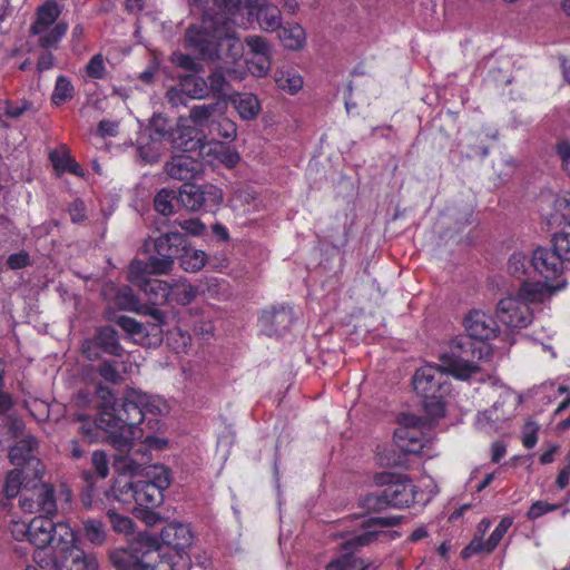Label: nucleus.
<instances>
[{"mask_svg": "<svg viewBox=\"0 0 570 570\" xmlns=\"http://www.w3.org/2000/svg\"><path fill=\"white\" fill-rule=\"evenodd\" d=\"M160 413L149 396L136 392L99 407L96 425L108 433L110 444L118 452L114 458L117 472L134 475L153 461L142 440L144 425L158 424L156 416Z\"/></svg>", "mask_w": 570, "mask_h": 570, "instance_id": "obj_1", "label": "nucleus"}, {"mask_svg": "<svg viewBox=\"0 0 570 570\" xmlns=\"http://www.w3.org/2000/svg\"><path fill=\"white\" fill-rule=\"evenodd\" d=\"M52 518L43 514L30 520L28 542L36 548L33 561L45 569L98 570L96 554L86 553L77 544L73 529L67 522H53Z\"/></svg>", "mask_w": 570, "mask_h": 570, "instance_id": "obj_2", "label": "nucleus"}, {"mask_svg": "<svg viewBox=\"0 0 570 570\" xmlns=\"http://www.w3.org/2000/svg\"><path fill=\"white\" fill-rule=\"evenodd\" d=\"M468 336L455 341L451 352L441 357L445 372L459 380H468L480 371L476 360L482 356L474 341L483 342L497 336V321L482 311H472L464 318Z\"/></svg>", "mask_w": 570, "mask_h": 570, "instance_id": "obj_3", "label": "nucleus"}, {"mask_svg": "<svg viewBox=\"0 0 570 570\" xmlns=\"http://www.w3.org/2000/svg\"><path fill=\"white\" fill-rule=\"evenodd\" d=\"M194 532L185 523L170 522L160 532L161 544L153 538L138 540L151 542L161 552L158 563L164 570H188L190 567L189 549L194 543Z\"/></svg>", "mask_w": 570, "mask_h": 570, "instance_id": "obj_4", "label": "nucleus"}, {"mask_svg": "<svg viewBox=\"0 0 570 570\" xmlns=\"http://www.w3.org/2000/svg\"><path fill=\"white\" fill-rule=\"evenodd\" d=\"M413 389L422 399V406L430 420L445 415V396L450 384L444 380V373L438 367L426 365L417 368L413 376Z\"/></svg>", "mask_w": 570, "mask_h": 570, "instance_id": "obj_5", "label": "nucleus"}, {"mask_svg": "<svg viewBox=\"0 0 570 570\" xmlns=\"http://www.w3.org/2000/svg\"><path fill=\"white\" fill-rule=\"evenodd\" d=\"M226 17L219 12L205 13L198 23L190 24L185 32L184 46L202 59L213 60L218 52Z\"/></svg>", "mask_w": 570, "mask_h": 570, "instance_id": "obj_6", "label": "nucleus"}, {"mask_svg": "<svg viewBox=\"0 0 570 570\" xmlns=\"http://www.w3.org/2000/svg\"><path fill=\"white\" fill-rule=\"evenodd\" d=\"M61 7L56 0H46L35 12V20L30 26V36L38 37V46L46 50L58 49V46L68 31L66 21H58Z\"/></svg>", "mask_w": 570, "mask_h": 570, "instance_id": "obj_7", "label": "nucleus"}, {"mask_svg": "<svg viewBox=\"0 0 570 570\" xmlns=\"http://www.w3.org/2000/svg\"><path fill=\"white\" fill-rule=\"evenodd\" d=\"M161 552L151 542L136 541L128 549H117L109 556L116 570H164L158 563Z\"/></svg>", "mask_w": 570, "mask_h": 570, "instance_id": "obj_8", "label": "nucleus"}, {"mask_svg": "<svg viewBox=\"0 0 570 570\" xmlns=\"http://www.w3.org/2000/svg\"><path fill=\"white\" fill-rule=\"evenodd\" d=\"M401 515H390V517H373L364 520L361 524V528L364 530L362 533L353 535L352 538L345 540L341 544V549L344 552H351L354 554V551L370 546L375 540L382 538L385 541H393L401 537V533L395 530H383L386 528H393L402 522Z\"/></svg>", "mask_w": 570, "mask_h": 570, "instance_id": "obj_9", "label": "nucleus"}, {"mask_svg": "<svg viewBox=\"0 0 570 570\" xmlns=\"http://www.w3.org/2000/svg\"><path fill=\"white\" fill-rule=\"evenodd\" d=\"M401 515H390V517H373L364 520L361 524V528L364 530L362 533L353 535L352 538L345 540L341 544V549L344 552H351L354 554V551L370 546L375 540L382 538L385 541H393L401 537V533L395 530H383L386 528H393L402 522Z\"/></svg>", "mask_w": 570, "mask_h": 570, "instance_id": "obj_10", "label": "nucleus"}, {"mask_svg": "<svg viewBox=\"0 0 570 570\" xmlns=\"http://www.w3.org/2000/svg\"><path fill=\"white\" fill-rule=\"evenodd\" d=\"M171 483L170 470L164 465L150 466L146 479L135 481L136 509H154L164 501V491Z\"/></svg>", "mask_w": 570, "mask_h": 570, "instance_id": "obj_11", "label": "nucleus"}, {"mask_svg": "<svg viewBox=\"0 0 570 570\" xmlns=\"http://www.w3.org/2000/svg\"><path fill=\"white\" fill-rule=\"evenodd\" d=\"M158 274L138 258L132 259L128 268L129 282L144 293L149 307L167 304L170 294V283L151 277Z\"/></svg>", "mask_w": 570, "mask_h": 570, "instance_id": "obj_12", "label": "nucleus"}, {"mask_svg": "<svg viewBox=\"0 0 570 570\" xmlns=\"http://www.w3.org/2000/svg\"><path fill=\"white\" fill-rule=\"evenodd\" d=\"M55 488L51 484L41 482V478L28 481L24 484L19 499L20 508L28 513H39V515L55 517L57 513V502Z\"/></svg>", "mask_w": 570, "mask_h": 570, "instance_id": "obj_13", "label": "nucleus"}, {"mask_svg": "<svg viewBox=\"0 0 570 570\" xmlns=\"http://www.w3.org/2000/svg\"><path fill=\"white\" fill-rule=\"evenodd\" d=\"M187 236L179 232H167L154 242L155 254L150 255L145 264L154 273H168L177 261L179 253L185 248Z\"/></svg>", "mask_w": 570, "mask_h": 570, "instance_id": "obj_14", "label": "nucleus"}, {"mask_svg": "<svg viewBox=\"0 0 570 570\" xmlns=\"http://www.w3.org/2000/svg\"><path fill=\"white\" fill-rule=\"evenodd\" d=\"M223 202V190L212 184L185 183L178 190V203L191 212H213Z\"/></svg>", "mask_w": 570, "mask_h": 570, "instance_id": "obj_15", "label": "nucleus"}, {"mask_svg": "<svg viewBox=\"0 0 570 570\" xmlns=\"http://www.w3.org/2000/svg\"><path fill=\"white\" fill-rule=\"evenodd\" d=\"M374 481L376 485L384 488L390 508H409L415 502L416 487L407 475L382 472L375 474Z\"/></svg>", "mask_w": 570, "mask_h": 570, "instance_id": "obj_16", "label": "nucleus"}, {"mask_svg": "<svg viewBox=\"0 0 570 570\" xmlns=\"http://www.w3.org/2000/svg\"><path fill=\"white\" fill-rule=\"evenodd\" d=\"M81 350L82 354L90 361L98 360L101 354L120 357L125 352L118 332L110 325L97 327L94 335L83 341Z\"/></svg>", "mask_w": 570, "mask_h": 570, "instance_id": "obj_17", "label": "nucleus"}, {"mask_svg": "<svg viewBox=\"0 0 570 570\" xmlns=\"http://www.w3.org/2000/svg\"><path fill=\"white\" fill-rule=\"evenodd\" d=\"M497 316L501 323L512 328H524L533 321V312L514 295L502 298L497 306Z\"/></svg>", "mask_w": 570, "mask_h": 570, "instance_id": "obj_18", "label": "nucleus"}, {"mask_svg": "<svg viewBox=\"0 0 570 570\" xmlns=\"http://www.w3.org/2000/svg\"><path fill=\"white\" fill-rule=\"evenodd\" d=\"M294 313L288 305H273L262 312L258 324L266 336H279L289 330Z\"/></svg>", "mask_w": 570, "mask_h": 570, "instance_id": "obj_19", "label": "nucleus"}, {"mask_svg": "<svg viewBox=\"0 0 570 570\" xmlns=\"http://www.w3.org/2000/svg\"><path fill=\"white\" fill-rule=\"evenodd\" d=\"M37 440L33 436H28L19 440L13 446L9 445V460L17 469L29 471L36 479L42 476L43 465L39 459L33 455L37 448Z\"/></svg>", "mask_w": 570, "mask_h": 570, "instance_id": "obj_20", "label": "nucleus"}, {"mask_svg": "<svg viewBox=\"0 0 570 570\" xmlns=\"http://www.w3.org/2000/svg\"><path fill=\"white\" fill-rule=\"evenodd\" d=\"M563 264L553 248L538 247L531 256V265L546 281L558 279L563 273Z\"/></svg>", "mask_w": 570, "mask_h": 570, "instance_id": "obj_21", "label": "nucleus"}, {"mask_svg": "<svg viewBox=\"0 0 570 570\" xmlns=\"http://www.w3.org/2000/svg\"><path fill=\"white\" fill-rule=\"evenodd\" d=\"M394 441L397 448L405 454L420 455L432 443L431 436L422 429L397 428L394 432Z\"/></svg>", "mask_w": 570, "mask_h": 570, "instance_id": "obj_22", "label": "nucleus"}, {"mask_svg": "<svg viewBox=\"0 0 570 570\" xmlns=\"http://www.w3.org/2000/svg\"><path fill=\"white\" fill-rule=\"evenodd\" d=\"M513 519L511 517H504L500 520L495 529L492 531L487 541L482 538H474L461 552L463 559L470 558L473 554L492 552L500 543L502 538L505 535L508 530L511 528Z\"/></svg>", "mask_w": 570, "mask_h": 570, "instance_id": "obj_23", "label": "nucleus"}, {"mask_svg": "<svg viewBox=\"0 0 570 570\" xmlns=\"http://www.w3.org/2000/svg\"><path fill=\"white\" fill-rule=\"evenodd\" d=\"M116 305L124 311H136L138 313L147 314L153 320V325L160 326L165 324V313L158 307H149L141 305L139 298L134 294L130 287L120 289L115 297Z\"/></svg>", "mask_w": 570, "mask_h": 570, "instance_id": "obj_24", "label": "nucleus"}, {"mask_svg": "<svg viewBox=\"0 0 570 570\" xmlns=\"http://www.w3.org/2000/svg\"><path fill=\"white\" fill-rule=\"evenodd\" d=\"M566 285V281L557 283L556 285L541 282H523L514 296L530 306V304L542 303L548 294L561 291Z\"/></svg>", "mask_w": 570, "mask_h": 570, "instance_id": "obj_25", "label": "nucleus"}, {"mask_svg": "<svg viewBox=\"0 0 570 570\" xmlns=\"http://www.w3.org/2000/svg\"><path fill=\"white\" fill-rule=\"evenodd\" d=\"M202 163L187 155H175L165 165L166 174L177 180H190L202 171Z\"/></svg>", "mask_w": 570, "mask_h": 570, "instance_id": "obj_26", "label": "nucleus"}, {"mask_svg": "<svg viewBox=\"0 0 570 570\" xmlns=\"http://www.w3.org/2000/svg\"><path fill=\"white\" fill-rule=\"evenodd\" d=\"M246 71L244 67L234 66L225 67L219 66L215 68L208 76L209 94L213 92L215 96L225 94L228 89L229 81H240L245 78Z\"/></svg>", "mask_w": 570, "mask_h": 570, "instance_id": "obj_27", "label": "nucleus"}, {"mask_svg": "<svg viewBox=\"0 0 570 570\" xmlns=\"http://www.w3.org/2000/svg\"><path fill=\"white\" fill-rule=\"evenodd\" d=\"M243 57V43L242 41L235 37L234 32H230V28L225 22L223 35L219 38L218 52L215 56V59H230L236 65Z\"/></svg>", "mask_w": 570, "mask_h": 570, "instance_id": "obj_28", "label": "nucleus"}, {"mask_svg": "<svg viewBox=\"0 0 570 570\" xmlns=\"http://www.w3.org/2000/svg\"><path fill=\"white\" fill-rule=\"evenodd\" d=\"M179 90L193 99H203L209 96L208 81L199 73H184L178 76Z\"/></svg>", "mask_w": 570, "mask_h": 570, "instance_id": "obj_29", "label": "nucleus"}, {"mask_svg": "<svg viewBox=\"0 0 570 570\" xmlns=\"http://www.w3.org/2000/svg\"><path fill=\"white\" fill-rule=\"evenodd\" d=\"M80 535L95 548L102 547L107 541L105 524L95 518L81 520Z\"/></svg>", "mask_w": 570, "mask_h": 570, "instance_id": "obj_30", "label": "nucleus"}, {"mask_svg": "<svg viewBox=\"0 0 570 570\" xmlns=\"http://www.w3.org/2000/svg\"><path fill=\"white\" fill-rule=\"evenodd\" d=\"M256 7V19L262 29L274 31L282 26V14L277 6L262 0Z\"/></svg>", "mask_w": 570, "mask_h": 570, "instance_id": "obj_31", "label": "nucleus"}, {"mask_svg": "<svg viewBox=\"0 0 570 570\" xmlns=\"http://www.w3.org/2000/svg\"><path fill=\"white\" fill-rule=\"evenodd\" d=\"M282 45L289 50H301L306 41L305 30L298 23H287L278 29Z\"/></svg>", "mask_w": 570, "mask_h": 570, "instance_id": "obj_32", "label": "nucleus"}, {"mask_svg": "<svg viewBox=\"0 0 570 570\" xmlns=\"http://www.w3.org/2000/svg\"><path fill=\"white\" fill-rule=\"evenodd\" d=\"M233 104L244 120L255 119L261 111V104L254 94L240 92L234 96Z\"/></svg>", "mask_w": 570, "mask_h": 570, "instance_id": "obj_33", "label": "nucleus"}, {"mask_svg": "<svg viewBox=\"0 0 570 570\" xmlns=\"http://www.w3.org/2000/svg\"><path fill=\"white\" fill-rule=\"evenodd\" d=\"M177 261L184 271L196 273L204 267L206 254L203 250L191 248L187 239L185 242V248L179 253Z\"/></svg>", "mask_w": 570, "mask_h": 570, "instance_id": "obj_34", "label": "nucleus"}, {"mask_svg": "<svg viewBox=\"0 0 570 570\" xmlns=\"http://www.w3.org/2000/svg\"><path fill=\"white\" fill-rule=\"evenodd\" d=\"M49 159L58 174L69 173L77 177L85 176L82 167L67 151L51 150Z\"/></svg>", "mask_w": 570, "mask_h": 570, "instance_id": "obj_35", "label": "nucleus"}, {"mask_svg": "<svg viewBox=\"0 0 570 570\" xmlns=\"http://www.w3.org/2000/svg\"><path fill=\"white\" fill-rule=\"evenodd\" d=\"M163 144L141 132L137 138V155L144 164L157 163Z\"/></svg>", "mask_w": 570, "mask_h": 570, "instance_id": "obj_36", "label": "nucleus"}, {"mask_svg": "<svg viewBox=\"0 0 570 570\" xmlns=\"http://www.w3.org/2000/svg\"><path fill=\"white\" fill-rule=\"evenodd\" d=\"M197 288L187 282H176L170 284V294L167 304H177L181 306L189 305L197 296Z\"/></svg>", "mask_w": 570, "mask_h": 570, "instance_id": "obj_37", "label": "nucleus"}, {"mask_svg": "<svg viewBox=\"0 0 570 570\" xmlns=\"http://www.w3.org/2000/svg\"><path fill=\"white\" fill-rule=\"evenodd\" d=\"M115 499L129 510H136L135 481L117 480L111 488Z\"/></svg>", "mask_w": 570, "mask_h": 570, "instance_id": "obj_38", "label": "nucleus"}, {"mask_svg": "<svg viewBox=\"0 0 570 570\" xmlns=\"http://www.w3.org/2000/svg\"><path fill=\"white\" fill-rule=\"evenodd\" d=\"M275 81L279 89L289 95L297 94L303 87V78L294 70H278L275 75Z\"/></svg>", "mask_w": 570, "mask_h": 570, "instance_id": "obj_39", "label": "nucleus"}, {"mask_svg": "<svg viewBox=\"0 0 570 570\" xmlns=\"http://www.w3.org/2000/svg\"><path fill=\"white\" fill-rule=\"evenodd\" d=\"M225 107V101H216L208 105L194 106L190 109L189 117L193 120V122L197 125H204L209 119H212L217 112L222 114Z\"/></svg>", "mask_w": 570, "mask_h": 570, "instance_id": "obj_40", "label": "nucleus"}, {"mask_svg": "<svg viewBox=\"0 0 570 570\" xmlns=\"http://www.w3.org/2000/svg\"><path fill=\"white\" fill-rule=\"evenodd\" d=\"M208 154H213L214 157L228 168H234L240 157L238 153L228 145L223 142H214L209 146Z\"/></svg>", "mask_w": 570, "mask_h": 570, "instance_id": "obj_41", "label": "nucleus"}, {"mask_svg": "<svg viewBox=\"0 0 570 570\" xmlns=\"http://www.w3.org/2000/svg\"><path fill=\"white\" fill-rule=\"evenodd\" d=\"M28 475L29 472L20 469H14L7 473L3 485V492L7 499H13L19 494L21 488H24L27 483L24 480Z\"/></svg>", "mask_w": 570, "mask_h": 570, "instance_id": "obj_42", "label": "nucleus"}, {"mask_svg": "<svg viewBox=\"0 0 570 570\" xmlns=\"http://www.w3.org/2000/svg\"><path fill=\"white\" fill-rule=\"evenodd\" d=\"M75 95V87L71 81L65 77L59 76L56 80L53 92L51 95V102L55 106H61L70 101Z\"/></svg>", "mask_w": 570, "mask_h": 570, "instance_id": "obj_43", "label": "nucleus"}, {"mask_svg": "<svg viewBox=\"0 0 570 570\" xmlns=\"http://www.w3.org/2000/svg\"><path fill=\"white\" fill-rule=\"evenodd\" d=\"M178 202V193L173 189L163 188L154 198V208L163 216L174 213V202Z\"/></svg>", "mask_w": 570, "mask_h": 570, "instance_id": "obj_44", "label": "nucleus"}, {"mask_svg": "<svg viewBox=\"0 0 570 570\" xmlns=\"http://www.w3.org/2000/svg\"><path fill=\"white\" fill-rule=\"evenodd\" d=\"M360 505L367 512H380L389 509L390 505L385 495L384 488L362 497L360 500Z\"/></svg>", "mask_w": 570, "mask_h": 570, "instance_id": "obj_45", "label": "nucleus"}, {"mask_svg": "<svg viewBox=\"0 0 570 570\" xmlns=\"http://www.w3.org/2000/svg\"><path fill=\"white\" fill-rule=\"evenodd\" d=\"M149 138H153L159 142L169 141L176 144V134L175 131L167 128V124L163 119H155L151 121L150 126L144 131Z\"/></svg>", "mask_w": 570, "mask_h": 570, "instance_id": "obj_46", "label": "nucleus"}, {"mask_svg": "<svg viewBox=\"0 0 570 570\" xmlns=\"http://www.w3.org/2000/svg\"><path fill=\"white\" fill-rule=\"evenodd\" d=\"M362 567L357 570H366L364 560L357 559L351 552H344L342 556L333 559L325 568V570H355L357 564Z\"/></svg>", "mask_w": 570, "mask_h": 570, "instance_id": "obj_47", "label": "nucleus"}, {"mask_svg": "<svg viewBox=\"0 0 570 570\" xmlns=\"http://www.w3.org/2000/svg\"><path fill=\"white\" fill-rule=\"evenodd\" d=\"M22 432V425L17 420L0 423V450L9 448L10 442Z\"/></svg>", "mask_w": 570, "mask_h": 570, "instance_id": "obj_48", "label": "nucleus"}, {"mask_svg": "<svg viewBox=\"0 0 570 570\" xmlns=\"http://www.w3.org/2000/svg\"><path fill=\"white\" fill-rule=\"evenodd\" d=\"M210 132L216 134L227 140H233L237 135V127L234 121L226 117H220L218 120H213L210 124Z\"/></svg>", "mask_w": 570, "mask_h": 570, "instance_id": "obj_49", "label": "nucleus"}, {"mask_svg": "<svg viewBox=\"0 0 570 570\" xmlns=\"http://www.w3.org/2000/svg\"><path fill=\"white\" fill-rule=\"evenodd\" d=\"M552 248L561 261L570 262V233H556L551 239Z\"/></svg>", "mask_w": 570, "mask_h": 570, "instance_id": "obj_50", "label": "nucleus"}, {"mask_svg": "<svg viewBox=\"0 0 570 570\" xmlns=\"http://www.w3.org/2000/svg\"><path fill=\"white\" fill-rule=\"evenodd\" d=\"M269 55L253 56L250 59L245 60L246 69L255 77H264L271 68Z\"/></svg>", "mask_w": 570, "mask_h": 570, "instance_id": "obj_51", "label": "nucleus"}, {"mask_svg": "<svg viewBox=\"0 0 570 570\" xmlns=\"http://www.w3.org/2000/svg\"><path fill=\"white\" fill-rule=\"evenodd\" d=\"M107 517L115 532L125 534L132 532L134 523L129 517L119 514L114 509L107 511Z\"/></svg>", "mask_w": 570, "mask_h": 570, "instance_id": "obj_52", "label": "nucleus"}, {"mask_svg": "<svg viewBox=\"0 0 570 570\" xmlns=\"http://www.w3.org/2000/svg\"><path fill=\"white\" fill-rule=\"evenodd\" d=\"M86 72L92 79H105L106 65L102 55L98 53L90 58L86 66Z\"/></svg>", "mask_w": 570, "mask_h": 570, "instance_id": "obj_53", "label": "nucleus"}, {"mask_svg": "<svg viewBox=\"0 0 570 570\" xmlns=\"http://www.w3.org/2000/svg\"><path fill=\"white\" fill-rule=\"evenodd\" d=\"M116 323L130 335L148 334L145 326L134 317L121 315L117 317Z\"/></svg>", "mask_w": 570, "mask_h": 570, "instance_id": "obj_54", "label": "nucleus"}, {"mask_svg": "<svg viewBox=\"0 0 570 570\" xmlns=\"http://www.w3.org/2000/svg\"><path fill=\"white\" fill-rule=\"evenodd\" d=\"M173 61L181 69L189 71V73H199L203 66L197 62L191 56L186 53H175Z\"/></svg>", "mask_w": 570, "mask_h": 570, "instance_id": "obj_55", "label": "nucleus"}, {"mask_svg": "<svg viewBox=\"0 0 570 570\" xmlns=\"http://www.w3.org/2000/svg\"><path fill=\"white\" fill-rule=\"evenodd\" d=\"M91 464L99 478L105 479L109 474V460L104 451L92 452Z\"/></svg>", "mask_w": 570, "mask_h": 570, "instance_id": "obj_56", "label": "nucleus"}, {"mask_svg": "<svg viewBox=\"0 0 570 570\" xmlns=\"http://www.w3.org/2000/svg\"><path fill=\"white\" fill-rule=\"evenodd\" d=\"M245 43L253 56L269 55V46L265 38L261 36H249L245 38Z\"/></svg>", "mask_w": 570, "mask_h": 570, "instance_id": "obj_57", "label": "nucleus"}, {"mask_svg": "<svg viewBox=\"0 0 570 570\" xmlns=\"http://www.w3.org/2000/svg\"><path fill=\"white\" fill-rule=\"evenodd\" d=\"M30 109H32V102L28 100H22L21 105H17L11 100H6L3 115L8 118L17 119Z\"/></svg>", "mask_w": 570, "mask_h": 570, "instance_id": "obj_58", "label": "nucleus"}, {"mask_svg": "<svg viewBox=\"0 0 570 570\" xmlns=\"http://www.w3.org/2000/svg\"><path fill=\"white\" fill-rule=\"evenodd\" d=\"M98 374L107 382L117 383L120 380V375L116 367V362L110 360L102 361L98 368Z\"/></svg>", "mask_w": 570, "mask_h": 570, "instance_id": "obj_59", "label": "nucleus"}, {"mask_svg": "<svg viewBox=\"0 0 570 570\" xmlns=\"http://www.w3.org/2000/svg\"><path fill=\"white\" fill-rule=\"evenodd\" d=\"M557 509H558L557 504H551L546 501H535L529 508V510L527 512V517L530 520H535V519L542 517L543 514L554 511Z\"/></svg>", "mask_w": 570, "mask_h": 570, "instance_id": "obj_60", "label": "nucleus"}, {"mask_svg": "<svg viewBox=\"0 0 570 570\" xmlns=\"http://www.w3.org/2000/svg\"><path fill=\"white\" fill-rule=\"evenodd\" d=\"M30 265V256L26 250H20L19 253H14L9 255L7 258V266L10 269H21Z\"/></svg>", "mask_w": 570, "mask_h": 570, "instance_id": "obj_61", "label": "nucleus"}, {"mask_svg": "<svg viewBox=\"0 0 570 570\" xmlns=\"http://www.w3.org/2000/svg\"><path fill=\"white\" fill-rule=\"evenodd\" d=\"M30 530V521H12L10 524V532L17 541H22L24 539L28 541Z\"/></svg>", "mask_w": 570, "mask_h": 570, "instance_id": "obj_62", "label": "nucleus"}, {"mask_svg": "<svg viewBox=\"0 0 570 570\" xmlns=\"http://www.w3.org/2000/svg\"><path fill=\"white\" fill-rule=\"evenodd\" d=\"M399 428H413L423 430V426L426 425V420L415 414H402L399 419Z\"/></svg>", "mask_w": 570, "mask_h": 570, "instance_id": "obj_63", "label": "nucleus"}, {"mask_svg": "<svg viewBox=\"0 0 570 570\" xmlns=\"http://www.w3.org/2000/svg\"><path fill=\"white\" fill-rule=\"evenodd\" d=\"M118 130H119L118 122L112 121V120H107V119L99 121L98 127H97L98 135H100L104 138L117 136Z\"/></svg>", "mask_w": 570, "mask_h": 570, "instance_id": "obj_64", "label": "nucleus"}]
</instances>
